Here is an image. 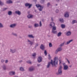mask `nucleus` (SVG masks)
Returning <instances> with one entry per match:
<instances>
[{"label":"nucleus","instance_id":"obj_1","mask_svg":"<svg viewBox=\"0 0 77 77\" xmlns=\"http://www.w3.org/2000/svg\"><path fill=\"white\" fill-rule=\"evenodd\" d=\"M58 57H55L54 58V60H51V62H49L48 63L47 65V68H49L51 64L53 67H57V65H58Z\"/></svg>","mask_w":77,"mask_h":77},{"label":"nucleus","instance_id":"obj_2","mask_svg":"<svg viewBox=\"0 0 77 77\" xmlns=\"http://www.w3.org/2000/svg\"><path fill=\"white\" fill-rule=\"evenodd\" d=\"M62 66H60L59 67L58 70V72L56 73V74L57 75H62Z\"/></svg>","mask_w":77,"mask_h":77},{"label":"nucleus","instance_id":"obj_3","mask_svg":"<svg viewBox=\"0 0 77 77\" xmlns=\"http://www.w3.org/2000/svg\"><path fill=\"white\" fill-rule=\"evenodd\" d=\"M63 70H64V71H67V70H68V66L66 65L65 63H63Z\"/></svg>","mask_w":77,"mask_h":77},{"label":"nucleus","instance_id":"obj_4","mask_svg":"<svg viewBox=\"0 0 77 77\" xmlns=\"http://www.w3.org/2000/svg\"><path fill=\"white\" fill-rule=\"evenodd\" d=\"M36 7L38 8V9L39 10V11H42V9H43V7L41 5H39V4L36 5Z\"/></svg>","mask_w":77,"mask_h":77},{"label":"nucleus","instance_id":"obj_5","mask_svg":"<svg viewBox=\"0 0 77 77\" xmlns=\"http://www.w3.org/2000/svg\"><path fill=\"white\" fill-rule=\"evenodd\" d=\"M35 69V67L31 66L29 68V71L30 72H32V71H33Z\"/></svg>","mask_w":77,"mask_h":77},{"label":"nucleus","instance_id":"obj_6","mask_svg":"<svg viewBox=\"0 0 77 77\" xmlns=\"http://www.w3.org/2000/svg\"><path fill=\"white\" fill-rule=\"evenodd\" d=\"M27 42L28 43V44L29 45H30L31 46H32V45H33V44H34V42H33L30 40L29 39H27Z\"/></svg>","mask_w":77,"mask_h":77},{"label":"nucleus","instance_id":"obj_7","mask_svg":"<svg viewBox=\"0 0 77 77\" xmlns=\"http://www.w3.org/2000/svg\"><path fill=\"white\" fill-rule=\"evenodd\" d=\"M10 75H15V72L14 71H11L9 73Z\"/></svg>","mask_w":77,"mask_h":77},{"label":"nucleus","instance_id":"obj_8","mask_svg":"<svg viewBox=\"0 0 77 77\" xmlns=\"http://www.w3.org/2000/svg\"><path fill=\"white\" fill-rule=\"evenodd\" d=\"M17 24L16 23L11 24L10 25V27L11 28H15L17 26Z\"/></svg>","mask_w":77,"mask_h":77},{"label":"nucleus","instance_id":"obj_9","mask_svg":"<svg viewBox=\"0 0 77 77\" xmlns=\"http://www.w3.org/2000/svg\"><path fill=\"white\" fill-rule=\"evenodd\" d=\"M27 36L29 38H32V39L35 38V36L33 35V34H29L27 35Z\"/></svg>","mask_w":77,"mask_h":77},{"label":"nucleus","instance_id":"obj_10","mask_svg":"<svg viewBox=\"0 0 77 77\" xmlns=\"http://www.w3.org/2000/svg\"><path fill=\"white\" fill-rule=\"evenodd\" d=\"M25 6L26 7H27V6H29L28 8H31L32 6V5L30 4L29 3H26L25 4Z\"/></svg>","mask_w":77,"mask_h":77},{"label":"nucleus","instance_id":"obj_11","mask_svg":"<svg viewBox=\"0 0 77 77\" xmlns=\"http://www.w3.org/2000/svg\"><path fill=\"white\" fill-rule=\"evenodd\" d=\"M10 51L11 53H14L17 51V50L16 49H11Z\"/></svg>","mask_w":77,"mask_h":77},{"label":"nucleus","instance_id":"obj_12","mask_svg":"<svg viewBox=\"0 0 77 77\" xmlns=\"http://www.w3.org/2000/svg\"><path fill=\"white\" fill-rule=\"evenodd\" d=\"M66 35L67 36H71V31H69L66 32Z\"/></svg>","mask_w":77,"mask_h":77},{"label":"nucleus","instance_id":"obj_13","mask_svg":"<svg viewBox=\"0 0 77 77\" xmlns=\"http://www.w3.org/2000/svg\"><path fill=\"white\" fill-rule=\"evenodd\" d=\"M62 49L61 48H58L57 50L55 51V53H57V52H59V51H62Z\"/></svg>","mask_w":77,"mask_h":77},{"label":"nucleus","instance_id":"obj_14","mask_svg":"<svg viewBox=\"0 0 77 77\" xmlns=\"http://www.w3.org/2000/svg\"><path fill=\"white\" fill-rule=\"evenodd\" d=\"M15 14H17L18 15H20L21 14V13L20 11L18 10L15 11Z\"/></svg>","mask_w":77,"mask_h":77},{"label":"nucleus","instance_id":"obj_15","mask_svg":"<svg viewBox=\"0 0 77 77\" xmlns=\"http://www.w3.org/2000/svg\"><path fill=\"white\" fill-rule=\"evenodd\" d=\"M38 61L39 63L41 62V61H42V57H41L40 56L38 57Z\"/></svg>","mask_w":77,"mask_h":77},{"label":"nucleus","instance_id":"obj_16","mask_svg":"<svg viewBox=\"0 0 77 77\" xmlns=\"http://www.w3.org/2000/svg\"><path fill=\"white\" fill-rule=\"evenodd\" d=\"M27 17L28 18H33V15L32 14H29L27 16Z\"/></svg>","mask_w":77,"mask_h":77},{"label":"nucleus","instance_id":"obj_17","mask_svg":"<svg viewBox=\"0 0 77 77\" xmlns=\"http://www.w3.org/2000/svg\"><path fill=\"white\" fill-rule=\"evenodd\" d=\"M40 49L42 50H44V46L43 45V44H42L40 46Z\"/></svg>","mask_w":77,"mask_h":77},{"label":"nucleus","instance_id":"obj_18","mask_svg":"<svg viewBox=\"0 0 77 77\" xmlns=\"http://www.w3.org/2000/svg\"><path fill=\"white\" fill-rule=\"evenodd\" d=\"M72 40H71L69 41H68L66 43H65V45H68L69 44H70V42H71L72 41Z\"/></svg>","mask_w":77,"mask_h":77},{"label":"nucleus","instance_id":"obj_19","mask_svg":"<svg viewBox=\"0 0 77 77\" xmlns=\"http://www.w3.org/2000/svg\"><path fill=\"white\" fill-rule=\"evenodd\" d=\"M34 27L35 28H36V27H39V24L38 23H35L34 24Z\"/></svg>","mask_w":77,"mask_h":77},{"label":"nucleus","instance_id":"obj_20","mask_svg":"<svg viewBox=\"0 0 77 77\" xmlns=\"http://www.w3.org/2000/svg\"><path fill=\"white\" fill-rule=\"evenodd\" d=\"M12 12L11 11H8V14L9 16H11V15H12Z\"/></svg>","mask_w":77,"mask_h":77},{"label":"nucleus","instance_id":"obj_21","mask_svg":"<svg viewBox=\"0 0 77 77\" xmlns=\"http://www.w3.org/2000/svg\"><path fill=\"white\" fill-rule=\"evenodd\" d=\"M11 35H13V36H16V37H17L18 36V35H17V34L16 33H15L14 32H12Z\"/></svg>","mask_w":77,"mask_h":77},{"label":"nucleus","instance_id":"obj_22","mask_svg":"<svg viewBox=\"0 0 77 77\" xmlns=\"http://www.w3.org/2000/svg\"><path fill=\"white\" fill-rule=\"evenodd\" d=\"M64 17H69V14H68V12H66L65 14H64Z\"/></svg>","mask_w":77,"mask_h":77},{"label":"nucleus","instance_id":"obj_23","mask_svg":"<svg viewBox=\"0 0 77 77\" xmlns=\"http://www.w3.org/2000/svg\"><path fill=\"white\" fill-rule=\"evenodd\" d=\"M54 25H55L54 23L53 22L51 23L50 24V26H51V27H52L54 26Z\"/></svg>","mask_w":77,"mask_h":77},{"label":"nucleus","instance_id":"obj_24","mask_svg":"<svg viewBox=\"0 0 77 77\" xmlns=\"http://www.w3.org/2000/svg\"><path fill=\"white\" fill-rule=\"evenodd\" d=\"M7 3H8V4H11L12 3V2L11 0H8L7 1Z\"/></svg>","mask_w":77,"mask_h":77},{"label":"nucleus","instance_id":"obj_25","mask_svg":"<svg viewBox=\"0 0 77 77\" xmlns=\"http://www.w3.org/2000/svg\"><path fill=\"white\" fill-rule=\"evenodd\" d=\"M3 27H4V26L2 23H0V28H3Z\"/></svg>","mask_w":77,"mask_h":77},{"label":"nucleus","instance_id":"obj_26","mask_svg":"<svg viewBox=\"0 0 77 77\" xmlns=\"http://www.w3.org/2000/svg\"><path fill=\"white\" fill-rule=\"evenodd\" d=\"M74 23H77V20H73L72 21V24H74Z\"/></svg>","mask_w":77,"mask_h":77},{"label":"nucleus","instance_id":"obj_27","mask_svg":"<svg viewBox=\"0 0 77 77\" xmlns=\"http://www.w3.org/2000/svg\"><path fill=\"white\" fill-rule=\"evenodd\" d=\"M55 30H52V33H53L54 34L57 33V31Z\"/></svg>","mask_w":77,"mask_h":77},{"label":"nucleus","instance_id":"obj_28","mask_svg":"<svg viewBox=\"0 0 77 77\" xmlns=\"http://www.w3.org/2000/svg\"><path fill=\"white\" fill-rule=\"evenodd\" d=\"M3 68L4 70H6V65H4L3 66Z\"/></svg>","mask_w":77,"mask_h":77},{"label":"nucleus","instance_id":"obj_29","mask_svg":"<svg viewBox=\"0 0 77 77\" xmlns=\"http://www.w3.org/2000/svg\"><path fill=\"white\" fill-rule=\"evenodd\" d=\"M56 30V26H53L52 30Z\"/></svg>","mask_w":77,"mask_h":77},{"label":"nucleus","instance_id":"obj_30","mask_svg":"<svg viewBox=\"0 0 77 77\" xmlns=\"http://www.w3.org/2000/svg\"><path fill=\"white\" fill-rule=\"evenodd\" d=\"M64 44H65V42H63V43L60 45V47H62V46H63Z\"/></svg>","mask_w":77,"mask_h":77},{"label":"nucleus","instance_id":"obj_31","mask_svg":"<svg viewBox=\"0 0 77 77\" xmlns=\"http://www.w3.org/2000/svg\"><path fill=\"white\" fill-rule=\"evenodd\" d=\"M20 71H24V68H23V67H20Z\"/></svg>","mask_w":77,"mask_h":77},{"label":"nucleus","instance_id":"obj_32","mask_svg":"<svg viewBox=\"0 0 77 77\" xmlns=\"http://www.w3.org/2000/svg\"><path fill=\"white\" fill-rule=\"evenodd\" d=\"M59 21L61 23H63V19H60Z\"/></svg>","mask_w":77,"mask_h":77},{"label":"nucleus","instance_id":"obj_33","mask_svg":"<svg viewBox=\"0 0 77 77\" xmlns=\"http://www.w3.org/2000/svg\"><path fill=\"white\" fill-rule=\"evenodd\" d=\"M61 26L62 29H63V28H65V25L62 24L61 25Z\"/></svg>","mask_w":77,"mask_h":77},{"label":"nucleus","instance_id":"obj_34","mask_svg":"<svg viewBox=\"0 0 77 77\" xmlns=\"http://www.w3.org/2000/svg\"><path fill=\"white\" fill-rule=\"evenodd\" d=\"M62 34V33L60 32H59L57 34V36H58L59 37V36H60Z\"/></svg>","mask_w":77,"mask_h":77},{"label":"nucleus","instance_id":"obj_35","mask_svg":"<svg viewBox=\"0 0 77 77\" xmlns=\"http://www.w3.org/2000/svg\"><path fill=\"white\" fill-rule=\"evenodd\" d=\"M36 54L35 53H34L32 54V56L33 57H35V56H36Z\"/></svg>","mask_w":77,"mask_h":77},{"label":"nucleus","instance_id":"obj_36","mask_svg":"<svg viewBox=\"0 0 77 77\" xmlns=\"http://www.w3.org/2000/svg\"><path fill=\"white\" fill-rule=\"evenodd\" d=\"M0 5H4V3H3L2 1H0Z\"/></svg>","mask_w":77,"mask_h":77},{"label":"nucleus","instance_id":"obj_37","mask_svg":"<svg viewBox=\"0 0 77 77\" xmlns=\"http://www.w3.org/2000/svg\"><path fill=\"white\" fill-rule=\"evenodd\" d=\"M49 47H52V44L51 43H50L49 44Z\"/></svg>","mask_w":77,"mask_h":77},{"label":"nucleus","instance_id":"obj_38","mask_svg":"<svg viewBox=\"0 0 77 77\" xmlns=\"http://www.w3.org/2000/svg\"><path fill=\"white\" fill-rule=\"evenodd\" d=\"M44 54H45V56H47V51L46 50H45V51Z\"/></svg>","mask_w":77,"mask_h":77},{"label":"nucleus","instance_id":"obj_39","mask_svg":"<svg viewBox=\"0 0 77 77\" xmlns=\"http://www.w3.org/2000/svg\"><path fill=\"white\" fill-rule=\"evenodd\" d=\"M39 26H40V27H41V26H42V23L41 22V21H40L39 23Z\"/></svg>","mask_w":77,"mask_h":77},{"label":"nucleus","instance_id":"obj_40","mask_svg":"<svg viewBox=\"0 0 77 77\" xmlns=\"http://www.w3.org/2000/svg\"><path fill=\"white\" fill-rule=\"evenodd\" d=\"M51 56H50V55L49 54L48 57V59H49V60H50V59H51Z\"/></svg>","mask_w":77,"mask_h":77},{"label":"nucleus","instance_id":"obj_41","mask_svg":"<svg viewBox=\"0 0 77 77\" xmlns=\"http://www.w3.org/2000/svg\"><path fill=\"white\" fill-rule=\"evenodd\" d=\"M27 63H29V64H32V63L30 61H27Z\"/></svg>","mask_w":77,"mask_h":77},{"label":"nucleus","instance_id":"obj_42","mask_svg":"<svg viewBox=\"0 0 77 77\" xmlns=\"http://www.w3.org/2000/svg\"><path fill=\"white\" fill-rule=\"evenodd\" d=\"M38 45H39L38 43L36 44L35 46V48H36Z\"/></svg>","mask_w":77,"mask_h":77},{"label":"nucleus","instance_id":"obj_43","mask_svg":"<svg viewBox=\"0 0 77 77\" xmlns=\"http://www.w3.org/2000/svg\"><path fill=\"white\" fill-rule=\"evenodd\" d=\"M44 2H45V0H41V3H43Z\"/></svg>","mask_w":77,"mask_h":77},{"label":"nucleus","instance_id":"obj_44","mask_svg":"<svg viewBox=\"0 0 77 77\" xmlns=\"http://www.w3.org/2000/svg\"><path fill=\"white\" fill-rule=\"evenodd\" d=\"M47 6H48V7H49V6H50V2H48V3Z\"/></svg>","mask_w":77,"mask_h":77},{"label":"nucleus","instance_id":"obj_45","mask_svg":"<svg viewBox=\"0 0 77 77\" xmlns=\"http://www.w3.org/2000/svg\"><path fill=\"white\" fill-rule=\"evenodd\" d=\"M67 62H68V63L69 64L70 63V62H69V60H68V59L66 58V59Z\"/></svg>","mask_w":77,"mask_h":77},{"label":"nucleus","instance_id":"obj_46","mask_svg":"<svg viewBox=\"0 0 77 77\" xmlns=\"http://www.w3.org/2000/svg\"><path fill=\"white\" fill-rule=\"evenodd\" d=\"M28 28L29 29H31V28H32V26H28Z\"/></svg>","mask_w":77,"mask_h":77},{"label":"nucleus","instance_id":"obj_47","mask_svg":"<svg viewBox=\"0 0 77 77\" xmlns=\"http://www.w3.org/2000/svg\"><path fill=\"white\" fill-rule=\"evenodd\" d=\"M56 12V13H58V12H59V10L57 9L56 10V11H55Z\"/></svg>","mask_w":77,"mask_h":77},{"label":"nucleus","instance_id":"obj_48","mask_svg":"<svg viewBox=\"0 0 77 77\" xmlns=\"http://www.w3.org/2000/svg\"><path fill=\"white\" fill-rule=\"evenodd\" d=\"M6 9H8V8H5L3 9V11H6Z\"/></svg>","mask_w":77,"mask_h":77},{"label":"nucleus","instance_id":"obj_49","mask_svg":"<svg viewBox=\"0 0 77 77\" xmlns=\"http://www.w3.org/2000/svg\"><path fill=\"white\" fill-rule=\"evenodd\" d=\"M4 61L5 60L3 59H2L1 60V62H2V63H3Z\"/></svg>","mask_w":77,"mask_h":77},{"label":"nucleus","instance_id":"obj_50","mask_svg":"<svg viewBox=\"0 0 77 77\" xmlns=\"http://www.w3.org/2000/svg\"><path fill=\"white\" fill-rule=\"evenodd\" d=\"M8 60H5V63H8Z\"/></svg>","mask_w":77,"mask_h":77},{"label":"nucleus","instance_id":"obj_51","mask_svg":"<svg viewBox=\"0 0 77 77\" xmlns=\"http://www.w3.org/2000/svg\"><path fill=\"white\" fill-rule=\"evenodd\" d=\"M59 64H60V63H62V61H61V60H59Z\"/></svg>","mask_w":77,"mask_h":77},{"label":"nucleus","instance_id":"obj_52","mask_svg":"<svg viewBox=\"0 0 77 77\" xmlns=\"http://www.w3.org/2000/svg\"><path fill=\"white\" fill-rule=\"evenodd\" d=\"M23 62V60H20L19 61V62L20 63H21V62Z\"/></svg>","mask_w":77,"mask_h":77},{"label":"nucleus","instance_id":"obj_53","mask_svg":"<svg viewBox=\"0 0 77 77\" xmlns=\"http://www.w3.org/2000/svg\"><path fill=\"white\" fill-rule=\"evenodd\" d=\"M19 38H20V39H22V37H21V36H20L19 37Z\"/></svg>","mask_w":77,"mask_h":77},{"label":"nucleus","instance_id":"obj_54","mask_svg":"<svg viewBox=\"0 0 77 77\" xmlns=\"http://www.w3.org/2000/svg\"><path fill=\"white\" fill-rule=\"evenodd\" d=\"M56 1L57 2H59V1H60V0H56Z\"/></svg>","mask_w":77,"mask_h":77},{"label":"nucleus","instance_id":"obj_55","mask_svg":"<svg viewBox=\"0 0 77 77\" xmlns=\"http://www.w3.org/2000/svg\"><path fill=\"white\" fill-rule=\"evenodd\" d=\"M51 20L52 21H53V18H51Z\"/></svg>","mask_w":77,"mask_h":77},{"label":"nucleus","instance_id":"obj_56","mask_svg":"<svg viewBox=\"0 0 77 77\" xmlns=\"http://www.w3.org/2000/svg\"><path fill=\"white\" fill-rule=\"evenodd\" d=\"M40 64H37V66H40Z\"/></svg>","mask_w":77,"mask_h":77},{"label":"nucleus","instance_id":"obj_57","mask_svg":"<svg viewBox=\"0 0 77 77\" xmlns=\"http://www.w3.org/2000/svg\"><path fill=\"white\" fill-rule=\"evenodd\" d=\"M69 67H70V68H71V67H72V65H70L69 66Z\"/></svg>","mask_w":77,"mask_h":77},{"label":"nucleus","instance_id":"obj_58","mask_svg":"<svg viewBox=\"0 0 77 77\" xmlns=\"http://www.w3.org/2000/svg\"><path fill=\"white\" fill-rule=\"evenodd\" d=\"M42 21H44V19H42Z\"/></svg>","mask_w":77,"mask_h":77},{"label":"nucleus","instance_id":"obj_59","mask_svg":"<svg viewBox=\"0 0 77 77\" xmlns=\"http://www.w3.org/2000/svg\"><path fill=\"white\" fill-rule=\"evenodd\" d=\"M56 6H57V4H56Z\"/></svg>","mask_w":77,"mask_h":77},{"label":"nucleus","instance_id":"obj_60","mask_svg":"<svg viewBox=\"0 0 77 77\" xmlns=\"http://www.w3.org/2000/svg\"><path fill=\"white\" fill-rule=\"evenodd\" d=\"M75 77H77V75H76Z\"/></svg>","mask_w":77,"mask_h":77},{"label":"nucleus","instance_id":"obj_61","mask_svg":"<svg viewBox=\"0 0 77 77\" xmlns=\"http://www.w3.org/2000/svg\"><path fill=\"white\" fill-rule=\"evenodd\" d=\"M33 41H35V40L33 39Z\"/></svg>","mask_w":77,"mask_h":77},{"label":"nucleus","instance_id":"obj_62","mask_svg":"<svg viewBox=\"0 0 77 77\" xmlns=\"http://www.w3.org/2000/svg\"><path fill=\"white\" fill-rule=\"evenodd\" d=\"M61 0V1H62V0Z\"/></svg>","mask_w":77,"mask_h":77}]
</instances>
